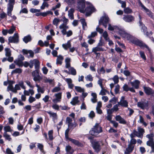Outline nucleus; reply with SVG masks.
I'll list each match as a JSON object with an SVG mask.
<instances>
[{
    "label": "nucleus",
    "mask_w": 154,
    "mask_h": 154,
    "mask_svg": "<svg viewBox=\"0 0 154 154\" xmlns=\"http://www.w3.org/2000/svg\"><path fill=\"white\" fill-rule=\"evenodd\" d=\"M8 88L9 89V90L16 93V89H14V88L12 85V84H9V86L8 87Z\"/></svg>",
    "instance_id": "nucleus-45"
},
{
    "label": "nucleus",
    "mask_w": 154,
    "mask_h": 154,
    "mask_svg": "<svg viewBox=\"0 0 154 154\" xmlns=\"http://www.w3.org/2000/svg\"><path fill=\"white\" fill-rule=\"evenodd\" d=\"M137 140L135 139H131L129 144L132 146H134V145L136 143Z\"/></svg>",
    "instance_id": "nucleus-53"
},
{
    "label": "nucleus",
    "mask_w": 154,
    "mask_h": 154,
    "mask_svg": "<svg viewBox=\"0 0 154 154\" xmlns=\"http://www.w3.org/2000/svg\"><path fill=\"white\" fill-rule=\"evenodd\" d=\"M37 146L38 148L42 152H44V146L43 145L40 143H38Z\"/></svg>",
    "instance_id": "nucleus-48"
},
{
    "label": "nucleus",
    "mask_w": 154,
    "mask_h": 154,
    "mask_svg": "<svg viewBox=\"0 0 154 154\" xmlns=\"http://www.w3.org/2000/svg\"><path fill=\"white\" fill-rule=\"evenodd\" d=\"M5 55L7 57H10L11 55V51L9 48H6L5 49Z\"/></svg>",
    "instance_id": "nucleus-36"
},
{
    "label": "nucleus",
    "mask_w": 154,
    "mask_h": 154,
    "mask_svg": "<svg viewBox=\"0 0 154 154\" xmlns=\"http://www.w3.org/2000/svg\"><path fill=\"white\" fill-rule=\"evenodd\" d=\"M3 136L7 140H8L9 141H10L11 140V138L10 137V136L8 135L6 132H4Z\"/></svg>",
    "instance_id": "nucleus-50"
},
{
    "label": "nucleus",
    "mask_w": 154,
    "mask_h": 154,
    "mask_svg": "<svg viewBox=\"0 0 154 154\" xmlns=\"http://www.w3.org/2000/svg\"><path fill=\"white\" fill-rule=\"evenodd\" d=\"M115 119L120 124L124 125L127 124V122L126 120L119 115H116L115 117Z\"/></svg>",
    "instance_id": "nucleus-13"
},
{
    "label": "nucleus",
    "mask_w": 154,
    "mask_h": 154,
    "mask_svg": "<svg viewBox=\"0 0 154 154\" xmlns=\"http://www.w3.org/2000/svg\"><path fill=\"white\" fill-rule=\"evenodd\" d=\"M14 62L19 66L22 67L23 66V61L18 59L15 60L14 61Z\"/></svg>",
    "instance_id": "nucleus-35"
},
{
    "label": "nucleus",
    "mask_w": 154,
    "mask_h": 154,
    "mask_svg": "<svg viewBox=\"0 0 154 154\" xmlns=\"http://www.w3.org/2000/svg\"><path fill=\"white\" fill-rule=\"evenodd\" d=\"M140 5L149 17H152V14L151 11L147 9L142 3H140Z\"/></svg>",
    "instance_id": "nucleus-22"
},
{
    "label": "nucleus",
    "mask_w": 154,
    "mask_h": 154,
    "mask_svg": "<svg viewBox=\"0 0 154 154\" xmlns=\"http://www.w3.org/2000/svg\"><path fill=\"white\" fill-rule=\"evenodd\" d=\"M85 79L87 81H92L93 80V77H92V76L89 74L86 76L85 77Z\"/></svg>",
    "instance_id": "nucleus-47"
},
{
    "label": "nucleus",
    "mask_w": 154,
    "mask_h": 154,
    "mask_svg": "<svg viewBox=\"0 0 154 154\" xmlns=\"http://www.w3.org/2000/svg\"><path fill=\"white\" fill-rule=\"evenodd\" d=\"M88 6L86 8L84 11V13H86V15L87 16H90L93 12H94L96 9L92 4L89 2L87 3Z\"/></svg>",
    "instance_id": "nucleus-3"
},
{
    "label": "nucleus",
    "mask_w": 154,
    "mask_h": 154,
    "mask_svg": "<svg viewBox=\"0 0 154 154\" xmlns=\"http://www.w3.org/2000/svg\"><path fill=\"white\" fill-rule=\"evenodd\" d=\"M103 36L104 37L105 39L106 40H108L109 38L108 37V34L107 32L106 31H104L103 33Z\"/></svg>",
    "instance_id": "nucleus-43"
},
{
    "label": "nucleus",
    "mask_w": 154,
    "mask_h": 154,
    "mask_svg": "<svg viewBox=\"0 0 154 154\" xmlns=\"http://www.w3.org/2000/svg\"><path fill=\"white\" fill-rule=\"evenodd\" d=\"M53 131L52 130L49 131L48 132L49 138L50 140H52L54 138L53 136Z\"/></svg>",
    "instance_id": "nucleus-41"
},
{
    "label": "nucleus",
    "mask_w": 154,
    "mask_h": 154,
    "mask_svg": "<svg viewBox=\"0 0 154 154\" xmlns=\"http://www.w3.org/2000/svg\"><path fill=\"white\" fill-rule=\"evenodd\" d=\"M78 98L77 97H75L73 98L72 100L70 102L73 105H75L79 102Z\"/></svg>",
    "instance_id": "nucleus-33"
},
{
    "label": "nucleus",
    "mask_w": 154,
    "mask_h": 154,
    "mask_svg": "<svg viewBox=\"0 0 154 154\" xmlns=\"http://www.w3.org/2000/svg\"><path fill=\"white\" fill-rule=\"evenodd\" d=\"M99 25H98L96 27V30L97 32H98L100 34H102L103 32V30L99 27Z\"/></svg>",
    "instance_id": "nucleus-51"
},
{
    "label": "nucleus",
    "mask_w": 154,
    "mask_h": 154,
    "mask_svg": "<svg viewBox=\"0 0 154 154\" xmlns=\"http://www.w3.org/2000/svg\"><path fill=\"white\" fill-rule=\"evenodd\" d=\"M137 105L138 107L143 109H148V101L145 99L142 100L138 102Z\"/></svg>",
    "instance_id": "nucleus-4"
},
{
    "label": "nucleus",
    "mask_w": 154,
    "mask_h": 154,
    "mask_svg": "<svg viewBox=\"0 0 154 154\" xmlns=\"http://www.w3.org/2000/svg\"><path fill=\"white\" fill-rule=\"evenodd\" d=\"M102 131V128L98 123H96L90 131V134L92 136H96Z\"/></svg>",
    "instance_id": "nucleus-2"
},
{
    "label": "nucleus",
    "mask_w": 154,
    "mask_h": 154,
    "mask_svg": "<svg viewBox=\"0 0 154 154\" xmlns=\"http://www.w3.org/2000/svg\"><path fill=\"white\" fill-rule=\"evenodd\" d=\"M139 54L142 58L145 60H146V57L145 56L144 53L143 51H140L139 52Z\"/></svg>",
    "instance_id": "nucleus-59"
},
{
    "label": "nucleus",
    "mask_w": 154,
    "mask_h": 154,
    "mask_svg": "<svg viewBox=\"0 0 154 154\" xmlns=\"http://www.w3.org/2000/svg\"><path fill=\"white\" fill-rule=\"evenodd\" d=\"M29 67L30 68H33L34 65L35 70L33 71L32 73V76L33 77V80L35 82H39L42 79L39 74L40 68V62L37 59H35L31 60L29 61Z\"/></svg>",
    "instance_id": "nucleus-1"
},
{
    "label": "nucleus",
    "mask_w": 154,
    "mask_h": 154,
    "mask_svg": "<svg viewBox=\"0 0 154 154\" xmlns=\"http://www.w3.org/2000/svg\"><path fill=\"white\" fill-rule=\"evenodd\" d=\"M120 88V86L118 84L115 86L114 91L116 94H117L119 93V91Z\"/></svg>",
    "instance_id": "nucleus-55"
},
{
    "label": "nucleus",
    "mask_w": 154,
    "mask_h": 154,
    "mask_svg": "<svg viewBox=\"0 0 154 154\" xmlns=\"http://www.w3.org/2000/svg\"><path fill=\"white\" fill-rule=\"evenodd\" d=\"M143 88L145 93L147 95H151L153 96L154 91L151 88L145 86H143Z\"/></svg>",
    "instance_id": "nucleus-10"
},
{
    "label": "nucleus",
    "mask_w": 154,
    "mask_h": 154,
    "mask_svg": "<svg viewBox=\"0 0 154 154\" xmlns=\"http://www.w3.org/2000/svg\"><path fill=\"white\" fill-rule=\"evenodd\" d=\"M68 29L63 28L60 29L61 32L63 35H66L67 37H69L72 34V32L71 30H69L68 32H66V30Z\"/></svg>",
    "instance_id": "nucleus-15"
},
{
    "label": "nucleus",
    "mask_w": 154,
    "mask_h": 154,
    "mask_svg": "<svg viewBox=\"0 0 154 154\" xmlns=\"http://www.w3.org/2000/svg\"><path fill=\"white\" fill-rule=\"evenodd\" d=\"M15 30V27L12 26L11 28L8 30V32L10 34H12Z\"/></svg>",
    "instance_id": "nucleus-49"
},
{
    "label": "nucleus",
    "mask_w": 154,
    "mask_h": 154,
    "mask_svg": "<svg viewBox=\"0 0 154 154\" xmlns=\"http://www.w3.org/2000/svg\"><path fill=\"white\" fill-rule=\"evenodd\" d=\"M60 22V20L57 18H55L53 21V23L56 26H57Z\"/></svg>",
    "instance_id": "nucleus-54"
},
{
    "label": "nucleus",
    "mask_w": 154,
    "mask_h": 154,
    "mask_svg": "<svg viewBox=\"0 0 154 154\" xmlns=\"http://www.w3.org/2000/svg\"><path fill=\"white\" fill-rule=\"evenodd\" d=\"M122 28L121 27H119L117 26H112L111 24H109L108 25V29L110 31H113L114 30H115L119 34V32L121 31Z\"/></svg>",
    "instance_id": "nucleus-14"
},
{
    "label": "nucleus",
    "mask_w": 154,
    "mask_h": 154,
    "mask_svg": "<svg viewBox=\"0 0 154 154\" xmlns=\"http://www.w3.org/2000/svg\"><path fill=\"white\" fill-rule=\"evenodd\" d=\"M112 80L113 81L115 84H117L119 82V78L117 75H115L112 78Z\"/></svg>",
    "instance_id": "nucleus-46"
},
{
    "label": "nucleus",
    "mask_w": 154,
    "mask_h": 154,
    "mask_svg": "<svg viewBox=\"0 0 154 154\" xmlns=\"http://www.w3.org/2000/svg\"><path fill=\"white\" fill-rule=\"evenodd\" d=\"M146 137L149 139V140L151 141L154 140V134L153 133H151L150 134L147 135Z\"/></svg>",
    "instance_id": "nucleus-44"
},
{
    "label": "nucleus",
    "mask_w": 154,
    "mask_h": 154,
    "mask_svg": "<svg viewBox=\"0 0 154 154\" xmlns=\"http://www.w3.org/2000/svg\"><path fill=\"white\" fill-rule=\"evenodd\" d=\"M60 89V87H55L52 90V92L53 93L57 92L59 91Z\"/></svg>",
    "instance_id": "nucleus-62"
},
{
    "label": "nucleus",
    "mask_w": 154,
    "mask_h": 154,
    "mask_svg": "<svg viewBox=\"0 0 154 154\" xmlns=\"http://www.w3.org/2000/svg\"><path fill=\"white\" fill-rule=\"evenodd\" d=\"M47 113L50 115V117H52L53 121L57 119V116L56 113L52 112L51 111H48Z\"/></svg>",
    "instance_id": "nucleus-24"
},
{
    "label": "nucleus",
    "mask_w": 154,
    "mask_h": 154,
    "mask_svg": "<svg viewBox=\"0 0 154 154\" xmlns=\"http://www.w3.org/2000/svg\"><path fill=\"white\" fill-rule=\"evenodd\" d=\"M32 40L31 35H29L24 37L23 38V41L26 43H27L29 42H30Z\"/></svg>",
    "instance_id": "nucleus-27"
},
{
    "label": "nucleus",
    "mask_w": 154,
    "mask_h": 154,
    "mask_svg": "<svg viewBox=\"0 0 154 154\" xmlns=\"http://www.w3.org/2000/svg\"><path fill=\"white\" fill-rule=\"evenodd\" d=\"M62 46L64 49L67 50L68 48H69L71 47V44L70 41H68L66 44H63Z\"/></svg>",
    "instance_id": "nucleus-28"
},
{
    "label": "nucleus",
    "mask_w": 154,
    "mask_h": 154,
    "mask_svg": "<svg viewBox=\"0 0 154 154\" xmlns=\"http://www.w3.org/2000/svg\"><path fill=\"white\" fill-rule=\"evenodd\" d=\"M69 72H70V74L75 75L76 74V70L72 67H69Z\"/></svg>",
    "instance_id": "nucleus-32"
},
{
    "label": "nucleus",
    "mask_w": 154,
    "mask_h": 154,
    "mask_svg": "<svg viewBox=\"0 0 154 154\" xmlns=\"http://www.w3.org/2000/svg\"><path fill=\"white\" fill-rule=\"evenodd\" d=\"M28 11L27 8H24L22 9L20 12V14L22 13L27 14Z\"/></svg>",
    "instance_id": "nucleus-61"
},
{
    "label": "nucleus",
    "mask_w": 154,
    "mask_h": 154,
    "mask_svg": "<svg viewBox=\"0 0 154 154\" xmlns=\"http://www.w3.org/2000/svg\"><path fill=\"white\" fill-rule=\"evenodd\" d=\"M76 2L78 3V7L80 10V12L84 13L85 7L84 0H77Z\"/></svg>",
    "instance_id": "nucleus-8"
},
{
    "label": "nucleus",
    "mask_w": 154,
    "mask_h": 154,
    "mask_svg": "<svg viewBox=\"0 0 154 154\" xmlns=\"http://www.w3.org/2000/svg\"><path fill=\"white\" fill-rule=\"evenodd\" d=\"M66 81L68 83L69 88L70 89H72L74 87V85L72 84V79L70 78L67 79Z\"/></svg>",
    "instance_id": "nucleus-29"
},
{
    "label": "nucleus",
    "mask_w": 154,
    "mask_h": 154,
    "mask_svg": "<svg viewBox=\"0 0 154 154\" xmlns=\"http://www.w3.org/2000/svg\"><path fill=\"white\" fill-rule=\"evenodd\" d=\"M69 140L71 141L74 144L78 146L82 147L83 146L82 144L78 140L70 138L69 139Z\"/></svg>",
    "instance_id": "nucleus-20"
},
{
    "label": "nucleus",
    "mask_w": 154,
    "mask_h": 154,
    "mask_svg": "<svg viewBox=\"0 0 154 154\" xmlns=\"http://www.w3.org/2000/svg\"><path fill=\"white\" fill-rule=\"evenodd\" d=\"M123 18V20L125 22L131 23L134 20V17L131 15H124Z\"/></svg>",
    "instance_id": "nucleus-9"
},
{
    "label": "nucleus",
    "mask_w": 154,
    "mask_h": 154,
    "mask_svg": "<svg viewBox=\"0 0 154 154\" xmlns=\"http://www.w3.org/2000/svg\"><path fill=\"white\" fill-rule=\"evenodd\" d=\"M10 43H18L19 42V36L18 33H15L13 36H10L8 39Z\"/></svg>",
    "instance_id": "nucleus-6"
},
{
    "label": "nucleus",
    "mask_w": 154,
    "mask_h": 154,
    "mask_svg": "<svg viewBox=\"0 0 154 154\" xmlns=\"http://www.w3.org/2000/svg\"><path fill=\"white\" fill-rule=\"evenodd\" d=\"M4 130L5 131V132L11 131V127L9 126H7L4 127Z\"/></svg>",
    "instance_id": "nucleus-56"
},
{
    "label": "nucleus",
    "mask_w": 154,
    "mask_h": 154,
    "mask_svg": "<svg viewBox=\"0 0 154 154\" xmlns=\"http://www.w3.org/2000/svg\"><path fill=\"white\" fill-rule=\"evenodd\" d=\"M77 125V124L75 122L72 123L71 122L70 124L68 125V128H69L70 129H73L75 128Z\"/></svg>",
    "instance_id": "nucleus-37"
},
{
    "label": "nucleus",
    "mask_w": 154,
    "mask_h": 154,
    "mask_svg": "<svg viewBox=\"0 0 154 154\" xmlns=\"http://www.w3.org/2000/svg\"><path fill=\"white\" fill-rule=\"evenodd\" d=\"M42 70L43 73L45 75L47 74L48 71V69L45 66H44L42 68Z\"/></svg>",
    "instance_id": "nucleus-64"
},
{
    "label": "nucleus",
    "mask_w": 154,
    "mask_h": 154,
    "mask_svg": "<svg viewBox=\"0 0 154 154\" xmlns=\"http://www.w3.org/2000/svg\"><path fill=\"white\" fill-rule=\"evenodd\" d=\"M9 3L8 4L7 14L8 16L11 17V12L13 10L14 8V2L10 1Z\"/></svg>",
    "instance_id": "nucleus-11"
},
{
    "label": "nucleus",
    "mask_w": 154,
    "mask_h": 154,
    "mask_svg": "<svg viewBox=\"0 0 154 154\" xmlns=\"http://www.w3.org/2000/svg\"><path fill=\"white\" fill-rule=\"evenodd\" d=\"M65 150L67 153L70 154H72L74 152L73 149L72 148V147L69 145H68L66 146Z\"/></svg>",
    "instance_id": "nucleus-23"
},
{
    "label": "nucleus",
    "mask_w": 154,
    "mask_h": 154,
    "mask_svg": "<svg viewBox=\"0 0 154 154\" xmlns=\"http://www.w3.org/2000/svg\"><path fill=\"white\" fill-rule=\"evenodd\" d=\"M97 35V33L96 32L94 31L93 32H92L90 35H89L88 36V38H93L95 37Z\"/></svg>",
    "instance_id": "nucleus-52"
},
{
    "label": "nucleus",
    "mask_w": 154,
    "mask_h": 154,
    "mask_svg": "<svg viewBox=\"0 0 154 154\" xmlns=\"http://www.w3.org/2000/svg\"><path fill=\"white\" fill-rule=\"evenodd\" d=\"M104 51L103 48L101 47L97 46V47L94 48L92 49V52H97V51Z\"/></svg>",
    "instance_id": "nucleus-25"
},
{
    "label": "nucleus",
    "mask_w": 154,
    "mask_h": 154,
    "mask_svg": "<svg viewBox=\"0 0 154 154\" xmlns=\"http://www.w3.org/2000/svg\"><path fill=\"white\" fill-rule=\"evenodd\" d=\"M93 147L96 152L98 153L100 150V144L98 141H94L93 145Z\"/></svg>",
    "instance_id": "nucleus-16"
},
{
    "label": "nucleus",
    "mask_w": 154,
    "mask_h": 154,
    "mask_svg": "<svg viewBox=\"0 0 154 154\" xmlns=\"http://www.w3.org/2000/svg\"><path fill=\"white\" fill-rule=\"evenodd\" d=\"M125 97L122 96L121 97L120 101L118 102V103L121 106L127 107L128 106V102L126 100H124Z\"/></svg>",
    "instance_id": "nucleus-18"
},
{
    "label": "nucleus",
    "mask_w": 154,
    "mask_h": 154,
    "mask_svg": "<svg viewBox=\"0 0 154 154\" xmlns=\"http://www.w3.org/2000/svg\"><path fill=\"white\" fill-rule=\"evenodd\" d=\"M4 109V108L0 105V118H1L2 116V115H3L5 113Z\"/></svg>",
    "instance_id": "nucleus-58"
},
{
    "label": "nucleus",
    "mask_w": 154,
    "mask_h": 154,
    "mask_svg": "<svg viewBox=\"0 0 154 154\" xmlns=\"http://www.w3.org/2000/svg\"><path fill=\"white\" fill-rule=\"evenodd\" d=\"M63 23L60 25L59 27L60 29L63 28H67L69 29V26L67 25L69 22L68 20L65 17H63Z\"/></svg>",
    "instance_id": "nucleus-12"
},
{
    "label": "nucleus",
    "mask_w": 154,
    "mask_h": 154,
    "mask_svg": "<svg viewBox=\"0 0 154 154\" xmlns=\"http://www.w3.org/2000/svg\"><path fill=\"white\" fill-rule=\"evenodd\" d=\"M134 146H132L128 144V147H127L125 151V154H129L131 153L134 149Z\"/></svg>",
    "instance_id": "nucleus-19"
},
{
    "label": "nucleus",
    "mask_w": 154,
    "mask_h": 154,
    "mask_svg": "<svg viewBox=\"0 0 154 154\" xmlns=\"http://www.w3.org/2000/svg\"><path fill=\"white\" fill-rule=\"evenodd\" d=\"M122 88L124 91L127 92L129 91V88L127 84H125L123 86Z\"/></svg>",
    "instance_id": "nucleus-57"
},
{
    "label": "nucleus",
    "mask_w": 154,
    "mask_h": 154,
    "mask_svg": "<svg viewBox=\"0 0 154 154\" xmlns=\"http://www.w3.org/2000/svg\"><path fill=\"white\" fill-rule=\"evenodd\" d=\"M22 69L20 68H17L14 70H13L11 72V74H13L14 73H20L22 72Z\"/></svg>",
    "instance_id": "nucleus-42"
},
{
    "label": "nucleus",
    "mask_w": 154,
    "mask_h": 154,
    "mask_svg": "<svg viewBox=\"0 0 154 154\" xmlns=\"http://www.w3.org/2000/svg\"><path fill=\"white\" fill-rule=\"evenodd\" d=\"M109 21V18L107 16H104L100 18L99 21V25L101 24L102 23H108Z\"/></svg>",
    "instance_id": "nucleus-17"
},
{
    "label": "nucleus",
    "mask_w": 154,
    "mask_h": 154,
    "mask_svg": "<svg viewBox=\"0 0 154 154\" xmlns=\"http://www.w3.org/2000/svg\"><path fill=\"white\" fill-rule=\"evenodd\" d=\"M141 29L144 34H146L147 36H148L149 35V32L147 31V28L145 25H143V26H142Z\"/></svg>",
    "instance_id": "nucleus-39"
},
{
    "label": "nucleus",
    "mask_w": 154,
    "mask_h": 154,
    "mask_svg": "<svg viewBox=\"0 0 154 154\" xmlns=\"http://www.w3.org/2000/svg\"><path fill=\"white\" fill-rule=\"evenodd\" d=\"M124 13L127 14H131L133 12L132 9L129 7L125 8H124Z\"/></svg>",
    "instance_id": "nucleus-38"
},
{
    "label": "nucleus",
    "mask_w": 154,
    "mask_h": 154,
    "mask_svg": "<svg viewBox=\"0 0 154 154\" xmlns=\"http://www.w3.org/2000/svg\"><path fill=\"white\" fill-rule=\"evenodd\" d=\"M132 42L134 44L138 45L140 47H145L147 49L149 52H150V49L148 46L145 43L143 42L142 41H140L138 39H137L133 40Z\"/></svg>",
    "instance_id": "nucleus-7"
},
{
    "label": "nucleus",
    "mask_w": 154,
    "mask_h": 154,
    "mask_svg": "<svg viewBox=\"0 0 154 154\" xmlns=\"http://www.w3.org/2000/svg\"><path fill=\"white\" fill-rule=\"evenodd\" d=\"M71 59L70 58L67 57L65 60V68L69 69L71 67L70 62Z\"/></svg>",
    "instance_id": "nucleus-26"
},
{
    "label": "nucleus",
    "mask_w": 154,
    "mask_h": 154,
    "mask_svg": "<svg viewBox=\"0 0 154 154\" xmlns=\"http://www.w3.org/2000/svg\"><path fill=\"white\" fill-rule=\"evenodd\" d=\"M55 96L56 98L61 100V99L62 93H59L56 94H55Z\"/></svg>",
    "instance_id": "nucleus-60"
},
{
    "label": "nucleus",
    "mask_w": 154,
    "mask_h": 154,
    "mask_svg": "<svg viewBox=\"0 0 154 154\" xmlns=\"http://www.w3.org/2000/svg\"><path fill=\"white\" fill-rule=\"evenodd\" d=\"M131 84L134 88L138 89L139 88L140 82L137 80H136L134 81L131 82Z\"/></svg>",
    "instance_id": "nucleus-21"
},
{
    "label": "nucleus",
    "mask_w": 154,
    "mask_h": 154,
    "mask_svg": "<svg viewBox=\"0 0 154 154\" xmlns=\"http://www.w3.org/2000/svg\"><path fill=\"white\" fill-rule=\"evenodd\" d=\"M146 145L151 147V150L154 149V140H148L146 142Z\"/></svg>",
    "instance_id": "nucleus-31"
},
{
    "label": "nucleus",
    "mask_w": 154,
    "mask_h": 154,
    "mask_svg": "<svg viewBox=\"0 0 154 154\" xmlns=\"http://www.w3.org/2000/svg\"><path fill=\"white\" fill-rule=\"evenodd\" d=\"M72 119L69 117H67L66 119V122L68 125L72 122Z\"/></svg>",
    "instance_id": "nucleus-63"
},
{
    "label": "nucleus",
    "mask_w": 154,
    "mask_h": 154,
    "mask_svg": "<svg viewBox=\"0 0 154 154\" xmlns=\"http://www.w3.org/2000/svg\"><path fill=\"white\" fill-rule=\"evenodd\" d=\"M80 21L81 24L82 25V27L84 30L87 27V23L85 22V19L83 18L81 19L80 20Z\"/></svg>",
    "instance_id": "nucleus-34"
},
{
    "label": "nucleus",
    "mask_w": 154,
    "mask_h": 154,
    "mask_svg": "<svg viewBox=\"0 0 154 154\" xmlns=\"http://www.w3.org/2000/svg\"><path fill=\"white\" fill-rule=\"evenodd\" d=\"M137 130L140 136V138H142L143 136V134L145 132L143 128L140 127H138V128Z\"/></svg>",
    "instance_id": "nucleus-30"
},
{
    "label": "nucleus",
    "mask_w": 154,
    "mask_h": 154,
    "mask_svg": "<svg viewBox=\"0 0 154 154\" xmlns=\"http://www.w3.org/2000/svg\"><path fill=\"white\" fill-rule=\"evenodd\" d=\"M119 34L123 37L126 38L128 40L132 42L133 40V37L131 35L126 32L122 28L119 32Z\"/></svg>",
    "instance_id": "nucleus-5"
},
{
    "label": "nucleus",
    "mask_w": 154,
    "mask_h": 154,
    "mask_svg": "<svg viewBox=\"0 0 154 154\" xmlns=\"http://www.w3.org/2000/svg\"><path fill=\"white\" fill-rule=\"evenodd\" d=\"M75 88L76 91L79 92H83L85 91L84 88H82L79 86H75Z\"/></svg>",
    "instance_id": "nucleus-40"
}]
</instances>
